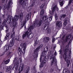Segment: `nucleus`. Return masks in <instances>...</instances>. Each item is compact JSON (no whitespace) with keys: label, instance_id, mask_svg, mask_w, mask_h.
<instances>
[{"label":"nucleus","instance_id":"1","mask_svg":"<svg viewBox=\"0 0 73 73\" xmlns=\"http://www.w3.org/2000/svg\"><path fill=\"white\" fill-rule=\"evenodd\" d=\"M21 46H22V49L20 48H19L18 49V54L19 56H21L22 54V53L23 54H24L25 52V50L26 49V43H24L21 44Z\"/></svg>","mask_w":73,"mask_h":73},{"label":"nucleus","instance_id":"2","mask_svg":"<svg viewBox=\"0 0 73 73\" xmlns=\"http://www.w3.org/2000/svg\"><path fill=\"white\" fill-rule=\"evenodd\" d=\"M10 44H7L6 46H5L4 48V50L5 52H7L8 50L9 49V46L10 47H12L14 44L15 43V39L14 38H12L10 41Z\"/></svg>","mask_w":73,"mask_h":73},{"label":"nucleus","instance_id":"3","mask_svg":"<svg viewBox=\"0 0 73 73\" xmlns=\"http://www.w3.org/2000/svg\"><path fill=\"white\" fill-rule=\"evenodd\" d=\"M42 21L41 20H40L38 22V20L36 19L35 21L34 22V26L35 27H36L37 26L40 27L42 24Z\"/></svg>","mask_w":73,"mask_h":73},{"label":"nucleus","instance_id":"4","mask_svg":"<svg viewBox=\"0 0 73 73\" xmlns=\"http://www.w3.org/2000/svg\"><path fill=\"white\" fill-rule=\"evenodd\" d=\"M29 32H28V31H27L26 32H25L23 35V38H24V37H26V36L27 35V37L28 38H32L33 36V34L32 33H29Z\"/></svg>","mask_w":73,"mask_h":73},{"label":"nucleus","instance_id":"5","mask_svg":"<svg viewBox=\"0 0 73 73\" xmlns=\"http://www.w3.org/2000/svg\"><path fill=\"white\" fill-rule=\"evenodd\" d=\"M43 46L42 44H41L39 46H38L34 51V54L36 57H38V52H39V49L40 48H41Z\"/></svg>","mask_w":73,"mask_h":73},{"label":"nucleus","instance_id":"6","mask_svg":"<svg viewBox=\"0 0 73 73\" xmlns=\"http://www.w3.org/2000/svg\"><path fill=\"white\" fill-rule=\"evenodd\" d=\"M52 58V61L51 63V66H54L56 65L57 60L55 57L54 56V55L51 54V56L50 58V60Z\"/></svg>","mask_w":73,"mask_h":73},{"label":"nucleus","instance_id":"7","mask_svg":"<svg viewBox=\"0 0 73 73\" xmlns=\"http://www.w3.org/2000/svg\"><path fill=\"white\" fill-rule=\"evenodd\" d=\"M47 61H48V58H46V56H45L44 59L42 60V62L40 65L39 66L40 68H42L44 66V64H45L46 62H47Z\"/></svg>","mask_w":73,"mask_h":73},{"label":"nucleus","instance_id":"8","mask_svg":"<svg viewBox=\"0 0 73 73\" xmlns=\"http://www.w3.org/2000/svg\"><path fill=\"white\" fill-rule=\"evenodd\" d=\"M17 24V21H14V19L12 20V21L10 25L11 27L15 28L16 25Z\"/></svg>","mask_w":73,"mask_h":73},{"label":"nucleus","instance_id":"9","mask_svg":"<svg viewBox=\"0 0 73 73\" xmlns=\"http://www.w3.org/2000/svg\"><path fill=\"white\" fill-rule=\"evenodd\" d=\"M2 24L3 26H5V27L6 28V32H7L8 31V27L7 25H6V20L5 19L4 20Z\"/></svg>","mask_w":73,"mask_h":73},{"label":"nucleus","instance_id":"10","mask_svg":"<svg viewBox=\"0 0 73 73\" xmlns=\"http://www.w3.org/2000/svg\"><path fill=\"white\" fill-rule=\"evenodd\" d=\"M45 25L44 26V29L45 31L47 30L48 29V27H49V23L47 22L45 23Z\"/></svg>","mask_w":73,"mask_h":73},{"label":"nucleus","instance_id":"11","mask_svg":"<svg viewBox=\"0 0 73 73\" xmlns=\"http://www.w3.org/2000/svg\"><path fill=\"white\" fill-rule=\"evenodd\" d=\"M62 22L61 21H57L56 23V26L57 28H60L62 26Z\"/></svg>","mask_w":73,"mask_h":73},{"label":"nucleus","instance_id":"12","mask_svg":"<svg viewBox=\"0 0 73 73\" xmlns=\"http://www.w3.org/2000/svg\"><path fill=\"white\" fill-rule=\"evenodd\" d=\"M71 37L72 35L71 34H70L68 35L67 36H66L65 39L64 40V42H67L68 41H69V39L71 38Z\"/></svg>","mask_w":73,"mask_h":73},{"label":"nucleus","instance_id":"13","mask_svg":"<svg viewBox=\"0 0 73 73\" xmlns=\"http://www.w3.org/2000/svg\"><path fill=\"white\" fill-rule=\"evenodd\" d=\"M42 19L43 21H46V23L48 22V17L47 15H44L42 17Z\"/></svg>","mask_w":73,"mask_h":73},{"label":"nucleus","instance_id":"14","mask_svg":"<svg viewBox=\"0 0 73 73\" xmlns=\"http://www.w3.org/2000/svg\"><path fill=\"white\" fill-rule=\"evenodd\" d=\"M24 66V64H23L21 65L20 66L19 68V73H20L23 70Z\"/></svg>","mask_w":73,"mask_h":73},{"label":"nucleus","instance_id":"15","mask_svg":"<svg viewBox=\"0 0 73 73\" xmlns=\"http://www.w3.org/2000/svg\"><path fill=\"white\" fill-rule=\"evenodd\" d=\"M11 69H13V65H11L10 66H8L6 69V71L8 72H9Z\"/></svg>","mask_w":73,"mask_h":73},{"label":"nucleus","instance_id":"16","mask_svg":"<svg viewBox=\"0 0 73 73\" xmlns=\"http://www.w3.org/2000/svg\"><path fill=\"white\" fill-rule=\"evenodd\" d=\"M54 7H53L52 9V13H53L54 12V11L56 9L57 11H58V8H57V5H53Z\"/></svg>","mask_w":73,"mask_h":73},{"label":"nucleus","instance_id":"17","mask_svg":"<svg viewBox=\"0 0 73 73\" xmlns=\"http://www.w3.org/2000/svg\"><path fill=\"white\" fill-rule=\"evenodd\" d=\"M49 38L46 37L43 38V41L45 43H46L49 41Z\"/></svg>","mask_w":73,"mask_h":73},{"label":"nucleus","instance_id":"18","mask_svg":"<svg viewBox=\"0 0 73 73\" xmlns=\"http://www.w3.org/2000/svg\"><path fill=\"white\" fill-rule=\"evenodd\" d=\"M62 57L64 59L65 61L66 62L68 61V56L66 54V53L64 54L62 56Z\"/></svg>","mask_w":73,"mask_h":73},{"label":"nucleus","instance_id":"19","mask_svg":"<svg viewBox=\"0 0 73 73\" xmlns=\"http://www.w3.org/2000/svg\"><path fill=\"white\" fill-rule=\"evenodd\" d=\"M19 64V61H18V58L17 57H15L14 58V60H13V63L14 64Z\"/></svg>","mask_w":73,"mask_h":73},{"label":"nucleus","instance_id":"20","mask_svg":"<svg viewBox=\"0 0 73 73\" xmlns=\"http://www.w3.org/2000/svg\"><path fill=\"white\" fill-rule=\"evenodd\" d=\"M19 16V21L21 23H22V21H23V13H20Z\"/></svg>","mask_w":73,"mask_h":73},{"label":"nucleus","instance_id":"21","mask_svg":"<svg viewBox=\"0 0 73 73\" xmlns=\"http://www.w3.org/2000/svg\"><path fill=\"white\" fill-rule=\"evenodd\" d=\"M12 0H9L8 3V4H7V6L6 7L7 9H9V8H10V4H11V3L12 4Z\"/></svg>","mask_w":73,"mask_h":73},{"label":"nucleus","instance_id":"22","mask_svg":"<svg viewBox=\"0 0 73 73\" xmlns=\"http://www.w3.org/2000/svg\"><path fill=\"white\" fill-rule=\"evenodd\" d=\"M48 47L46 46L44 48V52H42V56H44L43 54H44V53H46L48 51Z\"/></svg>","mask_w":73,"mask_h":73},{"label":"nucleus","instance_id":"23","mask_svg":"<svg viewBox=\"0 0 73 73\" xmlns=\"http://www.w3.org/2000/svg\"><path fill=\"white\" fill-rule=\"evenodd\" d=\"M19 64H18L17 63V64H14L15 65L13 66V69H15L16 70H17L18 69V66H19Z\"/></svg>","mask_w":73,"mask_h":73},{"label":"nucleus","instance_id":"24","mask_svg":"<svg viewBox=\"0 0 73 73\" xmlns=\"http://www.w3.org/2000/svg\"><path fill=\"white\" fill-rule=\"evenodd\" d=\"M63 73H70V72L68 68H64L63 70Z\"/></svg>","mask_w":73,"mask_h":73},{"label":"nucleus","instance_id":"25","mask_svg":"<svg viewBox=\"0 0 73 73\" xmlns=\"http://www.w3.org/2000/svg\"><path fill=\"white\" fill-rule=\"evenodd\" d=\"M19 16L16 15L15 16L12 20H14V21H17L19 20Z\"/></svg>","mask_w":73,"mask_h":73},{"label":"nucleus","instance_id":"26","mask_svg":"<svg viewBox=\"0 0 73 73\" xmlns=\"http://www.w3.org/2000/svg\"><path fill=\"white\" fill-rule=\"evenodd\" d=\"M27 21H24L22 23V25H21V27L22 28H23L24 26H25V29H26V26H25V24H26Z\"/></svg>","mask_w":73,"mask_h":73},{"label":"nucleus","instance_id":"27","mask_svg":"<svg viewBox=\"0 0 73 73\" xmlns=\"http://www.w3.org/2000/svg\"><path fill=\"white\" fill-rule=\"evenodd\" d=\"M29 15L30 16L31 15V13L30 12V14H28L27 15H26V17H25V21H27V20H28V19H29Z\"/></svg>","mask_w":73,"mask_h":73},{"label":"nucleus","instance_id":"28","mask_svg":"<svg viewBox=\"0 0 73 73\" xmlns=\"http://www.w3.org/2000/svg\"><path fill=\"white\" fill-rule=\"evenodd\" d=\"M38 39L37 38H35V44H34V46H36L38 43Z\"/></svg>","mask_w":73,"mask_h":73},{"label":"nucleus","instance_id":"29","mask_svg":"<svg viewBox=\"0 0 73 73\" xmlns=\"http://www.w3.org/2000/svg\"><path fill=\"white\" fill-rule=\"evenodd\" d=\"M34 23L31 25L28 29V30L30 31L32 30V29H34V27H36L35 26H34Z\"/></svg>","mask_w":73,"mask_h":73},{"label":"nucleus","instance_id":"30","mask_svg":"<svg viewBox=\"0 0 73 73\" xmlns=\"http://www.w3.org/2000/svg\"><path fill=\"white\" fill-rule=\"evenodd\" d=\"M11 56H9V59H8L5 61L4 62V63L5 64H8L9 62L10 61V58H11Z\"/></svg>","mask_w":73,"mask_h":73},{"label":"nucleus","instance_id":"31","mask_svg":"<svg viewBox=\"0 0 73 73\" xmlns=\"http://www.w3.org/2000/svg\"><path fill=\"white\" fill-rule=\"evenodd\" d=\"M15 32H14V31H12V33L11 34V37L12 38H13L15 37Z\"/></svg>","mask_w":73,"mask_h":73},{"label":"nucleus","instance_id":"32","mask_svg":"<svg viewBox=\"0 0 73 73\" xmlns=\"http://www.w3.org/2000/svg\"><path fill=\"white\" fill-rule=\"evenodd\" d=\"M9 33H8L5 36L4 40H8V39H9Z\"/></svg>","mask_w":73,"mask_h":73},{"label":"nucleus","instance_id":"33","mask_svg":"<svg viewBox=\"0 0 73 73\" xmlns=\"http://www.w3.org/2000/svg\"><path fill=\"white\" fill-rule=\"evenodd\" d=\"M35 1H33V3L29 7V8H30V11H31L32 9V7L34 6L35 4H34L35 3Z\"/></svg>","mask_w":73,"mask_h":73},{"label":"nucleus","instance_id":"34","mask_svg":"<svg viewBox=\"0 0 73 73\" xmlns=\"http://www.w3.org/2000/svg\"><path fill=\"white\" fill-rule=\"evenodd\" d=\"M67 24V20L66 19H65V20L64 21V27H65L66 25Z\"/></svg>","mask_w":73,"mask_h":73},{"label":"nucleus","instance_id":"35","mask_svg":"<svg viewBox=\"0 0 73 73\" xmlns=\"http://www.w3.org/2000/svg\"><path fill=\"white\" fill-rule=\"evenodd\" d=\"M29 69H30V67L29 66L27 67L25 69L27 71L26 72H27V73H28L29 70Z\"/></svg>","mask_w":73,"mask_h":73},{"label":"nucleus","instance_id":"36","mask_svg":"<svg viewBox=\"0 0 73 73\" xmlns=\"http://www.w3.org/2000/svg\"><path fill=\"white\" fill-rule=\"evenodd\" d=\"M64 1L63 0H60L59 1V3H60V5L61 6H62L63 5V2Z\"/></svg>","mask_w":73,"mask_h":73},{"label":"nucleus","instance_id":"37","mask_svg":"<svg viewBox=\"0 0 73 73\" xmlns=\"http://www.w3.org/2000/svg\"><path fill=\"white\" fill-rule=\"evenodd\" d=\"M53 18V17L52 16H50L49 17V20H48V22L49 23V22L52 21V18Z\"/></svg>","mask_w":73,"mask_h":73},{"label":"nucleus","instance_id":"38","mask_svg":"<svg viewBox=\"0 0 73 73\" xmlns=\"http://www.w3.org/2000/svg\"><path fill=\"white\" fill-rule=\"evenodd\" d=\"M44 13V10L43 9H42L40 11V15H42Z\"/></svg>","mask_w":73,"mask_h":73},{"label":"nucleus","instance_id":"39","mask_svg":"<svg viewBox=\"0 0 73 73\" xmlns=\"http://www.w3.org/2000/svg\"><path fill=\"white\" fill-rule=\"evenodd\" d=\"M68 50H69V48L67 47V48L65 50V53H64V54H65L66 53H66H67V52H68Z\"/></svg>","mask_w":73,"mask_h":73},{"label":"nucleus","instance_id":"40","mask_svg":"<svg viewBox=\"0 0 73 73\" xmlns=\"http://www.w3.org/2000/svg\"><path fill=\"white\" fill-rule=\"evenodd\" d=\"M47 32L48 33H50V29H48L47 30Z\"/></svg>","mask_w":73,"mask_h":73},{"label":"nucleus","instance_id":"41","mask_svg":"<svg viewBox=\"0 0 73 73\" xmlns=\"http://www.w3.org/2000/svg\"><path fill=\"white\" fill-rule=\"evenodd\" d=\"M50 73H53V72H54V69H53V68H51L50 69Z\"/></svg>","mask_w":73,"mask_h":73},{"label":"nucleus","instance_id":"42","mask_svg":"<svg viewBox=\"0 0 73 73\" xmlns=\"http://www.w3.org/2000/svg\"><path fill=\"white\" fill-rule=\"evenodd\" d=\"M15 40H16V41H19V36H17L15 38Z\"/></svg>","mask_w":73,"mask_h":73},{"label":"nucleus","instance_id":"43","mask_svg":"<svg viewBox=\"0 0 73 73\" xmlns=\"http://www.w3.org/2000/svg\"><path fill=\"white\" fill-rule=\"evenodd\" d=\"M44 5L45 4H43L41 5L40 7L41 9H42V8H44Z\"/></svg>","mask_w":73,"mask_h":73},{"label":"nucleus","instance_id":"44","mask_svg":"<svg viewBox=\"0 0 73 73\" xmlns=\"http://www.w3.org/2000/svg\"><path fill=\"white\" fill-rule=\"evenodd\" d=\"M55 17L56 20H57L58 19V17L57 16V14H55Z\"/></svg>","mask_w":73,"mask_h":73},{"label":"nucleus","instance_id":"45","mask_svg":"<svg viewBox=\"0 0 73 73\" xmlns=\"http://www.w3.org/2000/svg\"><path fill=\"white\" fill-rule=\"evenodd\" d=\"M66 15L65 14H63L62 15V18H65L66 17Z\"/></svg>","mask_w":73,"mask_h":73},{"label":"nucleus","instance_id":"46","mask_svg":"<svg viewBox=\"0 0 73 73\" xmlns=\"http://www.w3.org/2000/svg\"><path fill=\"white\" fill-rule=\"evenodd\" d=\"M55 38L53 37V36H52V42H54L55 41Z\"/></svg>","mask_w":73,"mask_h":73},{"label":"nucleus","instance_id":"47","mask_svg":"<svg viewBox=\"0 0 73 73\" xmlns=\"http://www.w3.org/2000/svg\"><path fill=\"white\" fill-rule=\"evenodd\" d=\"M1 18L2 19H4V18H5V15H2Z\"/></svg>","mask_w":73,"mask_h":73},{"label":"nucleus","instance_id":"48","mask_svg":"<svg viewBox=\"0 0 73 73\" xmlns=\"http://www.w3.org/2000/svg\"><path fill=\"white\" fill-rule=\"evenodd\" d=\"M8 0H6V3H7V2ZM5 0H2V3H4V2H5Z\"/></svg>","mask_w":73,"mask_h":73},{"label":"nucleus","instance_id":"49","mask_svg":"<svg viewBox=\"0 0 73 73\" xmlns=\"http://www.w3.org/2000/svg\"><path fill=\"white\" fill-rule=\"evenodd\" d=\"M72 1H73V0H70L68 2V5H70L71 4V3L72 2Z\"/></svg>","mask_w":73,"mask_h":73},{"label":"nucleus","instance_id":"50","mask_svg":"<svg viewBox=\"0 0 73 73\" xmlns=\"http://www.w3.org/2000/svg\"><path fill=\"white\" fill-rule=\"evenodd\" d=\"M9 19L10 20H11V19H12V17H11V16H9L8 17V19Z\"/></svg>","mask_w":73,"mask_h":73},{"label":"nucleus","instance_id":"51","mask_svg":"<svg viewBox=\"0 0 73 73\" xmlns=\"http://www.w3.org/2000/svg\"><path fill=\"white\" fill-rule=\"evenodd\" d=\"M68 58H69L70 59V58H71V56H70V54H69L68 55Z\"/></svg>","mask_w":73,"mask_h":73},{"label":"nucleus","instance_id":"52","mask_svg":"<svg viewBox=\"0 0 73 73\" xmlns=\"http://www.w3.org/2000/svg\"><path fill=\"white\" fill-rule=\"evenodd\" d=\"M9 55H10V56H11V55H12V52H9Z\"/></svg>","mask_w":73,"mask_h":73},{"label":"nucleus","instance_id":"53","mask_svg":"<svg viewBox=\"0 0 73 73\" xmlns=\"http://www.w3.org/2000/svg\"><path fill=\"white\" fill-rule=\"evenodd\" d=\"M19 61H20V63H21V62H22V60H21V59L20 58L19 60Z\"/></svg>","mask_w":73,"mask_h":73},{"label":"nucleus","instance_id":"54","mask_svg":"<svg viewBox=\"0 0 73 73\" xmlns=\"http://www.w3.org/2000/svg\"><path fill=\"white\" fill-rule=\"evenodd\" d=\"M20 3H21V2H23V3H24V1L23 0H20Z\"/></svg>","mask_w":73,"mask_h":73},{"label":"nucleus","instance_id":"55","mask_svg":"<svg viewBox=\"0 0 73 73\" xmlns=\"http://www.w3.org/2000/svg\"><path fill=\"white\" fill-rule=\"evenodd\" d=\"M56 48V46H55L54 47V48H53V49L54 50H55V48Z\"/></svg>","mask_w":73,"mask_h":73},{"label":"nucleus","instance_id":"56","mask_svg":"<svg viewBox=\"0 0 73 73\" xmlns=\"http://www.w3.org/2000/svg\"><path fill=\"white\" fill-rule=\"evenodd\" d=\"M59 52H60L59 53V54H61V52H62L61 51V50H60L59 51Z\"/></svg>","mask_w":73,"mask_h":73},{"label":"nucleus","instance_id":"57","mask_svg":"<svg viewBox=\"0 0 73 73\" xmlns=\"http://www.w3.org/2000/svg\"><path fill=\"white\" fill-rule=\"evenodd\" d=\"M54 55L56 56V55H57V52H56L55 51V52L54 53Z\"/></svg>","mask_w":73,"mask_h":73},{"label":"nucleus","instance_id":"58","mask_svg":"<svg viewBox=\"0 0 73 73\" xmlns=\"http://www.w3.org/2000/svg\"><path fill=\"white\" fill-rule=\"evenodd\" d=\"M1 20L0 18V25H1Z\"/></svg>","mask_w":73,"mask_h":73},{"label":"nucleus","instance_id":"59","mask_svg":"<svg viewBox=\"0 0 73 73\" xmlns=\"http://www.w3.org/2000/svg\"><path fill=\"white\" fill-rule=\"evenodd\" d=\"M49 13H50V15H53V13H51V11H50L49 12Z\"/></svg>","mask_w":73,"mask_h":73},{"label":"nucleus","instance_id":"60","mask_svg":"<svg viewBox=\"0 0 73 73\" xmlns=\"http://www.w3.org/2000/svg\"><path fill=\"white\" fill-rule=\"evenodd\" d=\"M5 53L4 52H3V54H1V56H3V55H4V54Z\"/></svg>","mask_w":73,"mask_h":73},{"label":"nucleus","instance_id":"61","mask_svg":"<svg viewBox=\"0 0 73 73\" xmlns=\"http://www.w3.org/2000/svg\"><path fill=\"white\" fill-rule=\"evenodd\" d=\"M2 8V6H0V10H1Z\"/></svg>","mask_w":73,"mask_h":73},{"label":"nucleus","instance_id":"62","mask_svg":"<svg viewBox=\"0 0 73 73\" xmlns=\"http://www.w3.org/2000/svg\"><path fill=\"white\" fill-rule=\"evenodd\" d=\"M64 37H65V36L63 35L62 37V39H64Z\"/></svg>","mask_w":73,"mask_h":73},{"label":"nucleus","instance_id":"63","mask_svg":"<svg viewBox=\"0 0 73 73\" xmlns=\"http://www.w3.org/2000/svg\"><path fill=\"white\" fill-rule=\"evenodd\" d=\"M6 7H4V8H3V9H4V10H5V9H6Z\"/></svg>","mask_w":73,"mask_h":73},{"label":"nucleus","instance_id":"64","mask_svg":"<svg viewBox=\"0 0 73 73\" xmlns=\"http://www.w3.org/2000/svg\"><path fill=\"white\" fill-rule=\"evenodd\" d=\"M40 62H41V58H40Z\"/></svg>","mask_w":73,"mask_h":73}]
</instances>
